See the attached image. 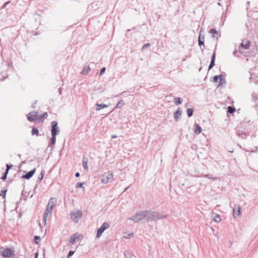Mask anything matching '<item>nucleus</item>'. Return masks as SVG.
I'll return each mask as SVG.
<instances>
[{"label": "nucleus", "mask_w": 258, "mask_h": 258, "mask_svg": "<svg viewBox=\"0 0 258 258\" xmlns=\"http://www.w3.org/2000/svg\"><path fill=\"white\" fill-rule=\"evenodd\" d=\"M160 214L155 212L145 211V219L148 221L156 220L160 219Z\"/></svg>", "instance_id": "1"}, {"label": "nucleus", "mask_w": 258, "mask_h": 258, "mask_svg": "<svg viewBox=\"0 0 258 258\" xmlns=\"http://www.w3.org/2000/svg\"><path fill=\"white\" fill-rule=\"evenodd\" d=\"M101 179L103 184H107L113 181V175L112 172H108L102 175Z\"/></svg>", "instance_id": "2"}, {"label": "nucleus", "mask_w": 258, "mask_h": 258, "mask_svg": "<svg viewBox=\"0 0 258 258\" xmlns=\"http://www.w3.org/2000/svg\"><path fill=\"white\" fill-rule=\"evenodd\" d=\"M250 46V41L247 39L243 40L240 44L239 47V51L240 53L244 54L246 53V50H248Z\"/></svg>", "instance_id": "3"}, {"label": "nucleus", "mask_w": 258, "mask_h": 258, "mask_svg": "<svg viewBox=\"0 0 258 258\" xmlns=\"http://www.w3.org/2000/svg\"><path fill=\"white\" fill-rule=\"evenodd\" d=\"M70 217L72 220L78 223L79 220L82 217L83 213L81 210H74L70 213Z\"/></svg>", "instance_id": "4"}, {"label": "nucleus", "mask_w": 258, "mask_h": 258, "mask_svg": "<svg viewBox=\"0 0 258 258\" xmlns=\"http://www.w3.org/2000/svg\"><path fill=\"white\" fill-rule=\"evenodd\" d=\"M143 219H145V211H140L135 214L128 220H133L135 222H138Z\"/></svg>", "instance_id": "5"}, {"label": "nucleus", "mask_w": 258, "mask_h": 258, "mask_svg": "<svg viewBox=\"0 0 258 258\" xmlns=\"http://www.w3.org/2000/svg\"><path fill=\"white\" fill-rule=\"evenodd\" d=\"M83 238V236L82 234H79V233H76L71 236L69 240V242L72 244H75L79 240H82Z\"/></svg>", "instance_id": "6"}, {"label": "nucleus", "mask_w": 258, "mask_h": 258, "mask_svg": "<svg viewBox=\"0 0 258 258\" xmlns=\"http://www.w3.org/2000/svg\"><path fill=\"white\" fill-rule=\"evenodd\" d=\"M109 227V224L108 223L104 222L101 226L98 229L96 238H99L103 232Z\"/></svg>", "instance_id": "7"}, {"label": "nucleus", "mask_w": 258, "mask_h": 258, "mask_svg": "<svg viewBox=\"0 0 258 258\" xmlns=\"http://www.w3.org/2000/svg\"><path fill=\"white\" fill-rule=\"evenodd\" d=\"M51 135H57L59 133V130L57 126V122L56 121H53L51 123Z\"/></svg>", "instance_id": "8"}, {"label": "nucleus", "mask_w": 258, "mask_h": 258, "mask_svg": "<svg viewBox=\"0 0 258 258\" xmlns=\"http://www.w3.org/2000/svg\"><path fill=\"white\" fill-rule=\"evenodd\" d=\"M233 216L234 218H237L240 215V207L239 205H235L233 208Z\"/></svg>", "instance_id": "9"}, {"label": "nucleus", "mask_w": 258, "mask_h": 258, "mask_svg": "<svg viewBox=\"0 0 258 258\" xmlns=\"http://www.w3.org/2000/svg\"><path fill=\"white\" fill-rule=\"evenodd\" d=\"M37 113V112H30L27 116L28 119L30 121L36 120L38 118Z\"/></svg>", "instance_id": "10"}, {"label": "nucleus", "mask_w": 258, "mask_h": 258, "mask_svg": "<svg viewBox=\"0 0 258 258\" xmlns=\"http://www.w3.org/2000/svg\"><path fill=\"white\" fill-rule=\"evenodd\" d=\"M1 253L4 257H9L11 256L12 254V251L11 249L9 248L3 249L1 250Z\"/></svg>", "instance_id": "11"}, {"label": "nucleus", "mask_w": 258, "mask_h": 258, "mask_svg": "<svg viewBox=\"0 0 258 258\" xmlns=\"http://www.w3.org/2000/svg\"><path fill=\"white\" fill-rule=\"evenodd\" d=\"M35 171H36V169H34L33 170L28 172L25 175H23L22 178L27 179H30L34 174Z\"/></svg>", "instance_id": "12"}, {"label": "nucleus", "mask_w": 258, "mask_h": 258, "mask_svg": "<svg viewBox=\"0 0 258 258\" xmlns=\"http://www.w3.org/2000/svg\"><path fill=\"white\" fill-rule=\"evenodd\" d=\"M194 130H195V133L196 135L200 134L202 132V129L201 126L199 124L196 123L194 125Z\"/></svg>", "instance_id": "13"}, {"label": "nucleus", "mask_w": 258, "mask_h": 258, "mask_svg": "<svg viewBox=\"0 0 258 258\" xmlns=\"http://www.w3.org/2000/svg\"><path fill=\"white\" fill-rule=\"evenodd\" d=\"M52 212L49 211L48 209L46 208L45 212L44 213V216H43V221L44 222L45 225L46 224V220L47 218V216L48 215H51Z\"/></svg>", "instance_id": "14"}, {"label": "nucleus", "mask_w": 258, "mask_h": 258, "mask_svg": "<svg viewBox=\"0 0 258 258\" xmlns=\"http://www.w3.org/2000/svg\"><path fill=\"white\" fill-rule=\"evenodd\" d=\"M56 199L54 198H51L48 203V204L47 205L48 206H51V207H54L55 205H56Z\"/></svg>", "instance_id": "15"}, {"label": "nucleus", "mask_w": 258, "mask_h": 258, "mask_svg": "<svg viewBox=\"0 0 258 258\" xmlns=\"http://www.w3.org/2000/svg\"><path fill=\"white\" fill-rule=\"evenodd\" d=\"M218 80H220V84H222L223 78L221 75L215 76L213 78V81L215 82H217Z\"/></svg>", "instance_id": "16"}, {"label": "nucleus", "mask_w": 258, "mask_h": 258, "mask_svg": "<svg viewBox=\"0 0 258 258\" xmlns=\"http://www.w3.org/2000/svg\"><path fill=\"white\" fill-rule=\"evenodd\" d=\"M215 59V52H214L212 55V59H211L210 64L209 66V70L211 69L214 66Z\"/></svg>", "instance_id": "17"}, {"label": "nucleus", "mask_w": 258, "mask_h": 258, "mask_svg": "<svg viewBox=\"0 0 258 258\" xmlns=\"http://www.w3.org/2000/svg\"><path fill=\"white\" fill-rule=\"evenodd\" d=\"M97 108H96V110L99 111L102 108H104L107 107V105L104 104H96Z\"/></svg>", "instance_id": "18"}, {"label": "nucleus", "mask_w": 258, "mask_h": 258, "mask_svg": "<svg viewBox=\"0 0 258 258\" xmlns=\"http://www.w3.org/2000/svg\"><path fill=\"white\" fill-rule=\"evenodd\" d=\"M90 70V68L88 66L84 67L83 71L81 72V74L83 75H86L89 71Z\"/></svg>", "instance_id": "19"}, {"label": "nucleus", "mask_w": 258, "mask_h": 258, "mask_svg": "<svg viewBox=\"0 0 258 258\" xmlns=\"http://www.w3.org/2000/svg\"><path fill=\"white\" fill-rule=\"evenodd\" d=\"M210 33L213 35V37L218 39V36H216V35H218V33L215 29H211L210 31Z\"/></svg>", "instance_id": "20"}, {"label": "nucleus", "mask_w": 258, "mask_h": 258, "mask_svg": "<svg viewBox=\"0 0 258 258\" xmlns=\"http://www.w3.org/2000/svg\"><path fill=\"white\" fill-rule=\"evenodd\" d=\"M83 166L85 170L88 169L87 160H86L85 158L84 157L83 158Z\"/></svg>", "instance_id": "21"}, {"label": "nucleus", "mask_w": 258, "mask_h": 258, "mask_svg": "<svg viewBox=\"0 0 258 258\" xmlns=\"http://www.w3.org/2000/svg\"><path fill=\"white\" fill-rule=\"evenodd\" d=\"M133 236V232H131L130 233H124L123 235V238H124L125 239L130 238L132 237Z\"/></svg>", "instance_id": "22"}, {"label": "nucleus", "mask_w": 258, "mask_h": 258, "mask_svg": "<svg viewBox=\"0 0 258 258\" xmlns=\"http://www.w3.org/2000/svg\"><path fill=\"white\" fill-rule=\"evenodd\" d=\"M181 114V111H180L179 108H178V110H177L174 114V117L175 119L177 120L178 118V116L180 115Z\"/></svg>", "instance_id": "23"}, {"label": "nucleus", "mask_w": 258, "mask_h": 258, "mask_svg": "<svg viewBox=\"0 0 258 258\" xmlns=\"http://www.w3.org/2000/svg\"><path fill=\"white\" fill-rule=\"evenodd\" d=\"M194 110L192 108H188L186 110V113L188 117H190L193 114Z\"/></svg>", "instance_id": "24"}, {"label": "nucleus", "mask_w": 258, "mask_h": 258, "mask_svg": "<svg viewBox=\"0 0 258 258\" xmlns=\"http://www.w3.org/2000/svg\"><path fill=\"white\" fill-rule=\"evenodd\" d=\"M124 104H125V103H124V101L122 100H121L120 101H119L118 102V103L117 104L116 108H121V107L124 106Z\"/></svg>", "instance_id": "25"}, {"label": "nucleus", "mask_w": 258, "mask_h": 258, "mask_svg": "<svg viewBox=\"0 0 258 258\" xmlns=\"http://www.w3.org/2000/svg\"><path fill=\"white\" fill-rule=\"evenodd\" d=\"M175 101V104L177 105V104H181L182 103V101L181 100V99L179 97H175L174 98Z\"/></svg>", "instance_id": "26"}, {"label": "nucleus", "mask_w": 258, "mask_h": 258, "mask_svg": "<svg viewBox=\"0 0 258 258\" xmlns=\"http://www.w3.org/2000/svg\"><path fill=\"white\" fill-rule=\"evenodd\" d=\"M203 176L205 177H207L209 179H212L214 180H215L217 179V177H213V176L211 174H204V175H203Z\"/></svg>", "instance_id": "27"}, {"label": "nucleus", "mask_w": 258, "mask_h": 258, "mask_svg": "<svg viewBox=\"0 0 258 258\" xmlns=\"http://www.w3.org/2000/svg\"><path fill=\"white\" fill-rule=\"evenodd\" d=\"M39 132L36 128H33L32 131V134L33 135H36L37 136H38Z\"/></svg>", "instance_id": "28"}, {"label": "nucleus", "mask_w": 258, "mask_h": 258, "mask_svg": "<svg viewBox=\"0 0 258 258\" xmlns=\"http://www.w3.org/2000/svg\"><path fill=\"white\" fill-rule=\"evenodd\" d=\"M221 220V218L218 215H216L214 218V221L217 223L220 222Z\"/></svg>", "instance_id": "29"}, {"label": "nucleus", "mask_w": 258, "mask_h": 258, "mask_svg": "<svg viewBox=\"0 0 258 258\" xmlns=\"http://www.w3.org/2000/svg\"><path fill=\"white\" fill-rule=\"evenodd\" d=\"M235 111V108L231 107V106H229L228 107V112L230 113H233Z\"/></svg>", "instance_id": "30"}, {"label": "nucleus", "mask_w": 258, "mask_h": 258, "mask_svg": "<svg viewBox=\"0 0 258 258\" xmlns=\"http://www.w3.org/2000/svg\"><path fill=\"white\" fill-rule=\"evenodd\" d=\"M51 143L52 144L54 145L56 142V135H51Z\"/></svg>", "instance_id": "31"}, {"label": "nucleus", "mask_w": 258, "mask_h": 258, "mask_svg": "<svg viewBox=\"0 0 258 258\" xmlns=\"http://www.w3.org/2000/svg\"><path fill=\"white\" fill-rule=\"evenodd\" d=\"M34 240L36 244H38L40 240V238L38 236H34Z\"/></svg>", "instance_id": "32"}, {"label": "nucleus", "mask_w": 258, "mask_h": 258, "mask_svg": "<svg viewBox=\"0 0 258 258\" xmlns=\"http://www.w3.org/2000/svg\"><path fill=\"white\" fill-rule=\"evenodd\" d=\"M198 42H199V45L200 46L203 45L204 44V41H202L201 39V36H200L199 37Z\"/></svg>", "instance_id": "33"}, {"label": "nucleus", "mask_w": 258, "mask_h": 258, "mask_svg": "<svg viewBox=\"0 0 258 258\" xmlns=\"http://www.w3.org/2000/svg\"><path fill=\"white\" fill-rule=\"evenodd\" d=\"M84 184V182L78 183L76 184V188H81L83 187V185Z\"/></svg>", "instance_id": "34"}, {"label": "nucleus", "mask_w": 258, "mask_h": 258, "mask_svg": "<svg viewBox=\"0 0 258 258\" xmlns=\"http://www.w3.org/2000/svg\"><path fill=\"white\" fill-rule=\"evenodd\" d=\"M6 192H7V190H2L1 191V193L0 194V196L3 197V198H5L6 196Z\"/></svg>", "instance_id": "35"}, {"label": "nucleus", "mask_w": 258, "mask_h": 258, "mask_svg": "<svg viewBox=\"0 0 258 258\" xmlns=\"http://www.w3.org/2000/svg\"><path fill=\"white\" fill-rule=\"evenodd\" d=\"M8 172L5 171V173L3 175V176L1 177V179L3 180H5L7 178V175Z\"/></svg>", "instance_id": "36"}, {"label": "nucleus", "mask_w": 258, "mask_h": 258, "mask_svg": "<svg viewBox=\"0 0 258 258\" xmlns=\"http://www.w3.org/2000/svg\"><path fill=\"white\" fill-rule=\"evenodd\" d=\"M74 252H75L74 251H70L68 255V258H71V256L74 254Z\"/></svg>", "instance_id": "37"}, {"label": "nucleus", "mask_w": 258, "mask_h": 258, "mask_svg": "<svg viewBox=\"0 0 258 258\" xmlns=\"http://www.w3.org/2000/svg\"><path fill=\"white\" fill-rule=\"evenodd\" d=\"M106 70V68H103L101 69V71H100V75H102L105 71Z\"/></svg>", "instance_id": "38"}, {"label": "nucleus", "mask_w": 258, "mask_h": 258, "mask_svg": "<svg viewBox=\"0 0 258 258\" xmlns=\"http://www.w3.org/2000/svg\"><path fill=\"white\" fill-rule=\"evenodd\" d=\"M12 165H9L8 164H7V169H6V171L8 172L9 171V170L12 167Z\"/></svg>", "instance_id": "39"}, {"label": "nucleus", "mask_w": 258, "mask_h": 258, "mask_svg": "<svg viewBox=\"0 0 258 258\" xmlns=\"http://www.w3.org/2000/svg\"><path fill=\"white\" fill-rule=\"evenodd\" d=\"M150 45V44L149 43H146L143 45L142 49H145L146 48L149 47Z\"/></svg>", "instance_id": "40"}, {"label": "nucleus", "mask_w": 258, "mask_h": 258, "mask_svg": "<svg viewBox=\"0 0 258 258\" xmlns=\"http://www.w3.org/2000/svg\"><path fill=\"white\" fill-rule=\"evenodd\" d=\"M124 255L126 258H131V255L128 252H125Z\"/></svg>", "instance_id": "41"}, {"label": "nucleus", "mask_w": 258, "mask_h": 258, "mask_svg": "<svg viewBox=\"0 0 258 258\" xmlns=\"http://www.w3.org/2000/svg\"><path fill=\"white\" fill-rule=\"evenodd\" d=\"M54 207H51V206H47V209H48L49 211H50L51 212H52V210Z\"/></svg>", "instance_id": "42"}, {"label": "nucleus", "mask_w": 258, "mask_h": 258, "mask_svg": "<svg viewBox=\"0 0 258 258\" xmlns=\"http://www.w3.org/2000/svg\"><path fill=\"white\" fill-rule=\"evenodd\" d=\"M41 177L39 178V179L41 180L42 179L43 177V176H44V173L43 172V171L41 172Z\"/></svg>", "instance_id": "43"}, {"label": "nucleus", "mask_w": 258, "mask_h": 258, "mask_svg": "<svg viewBox=\"0 0 258 258\" xmlns=\"http://www.w3.org/2000/svg\"><path fill=\"white\" fill-rule=\"evenodd\" d=\"M47 116V113L46 112H45L41 116V118L46 117Z\"/></svg>", "instance_id": "44"}, {"label": "nucleus", "mask_w": 258, "mask_h": 258, "mask_svg": "<svg viewBox=\"0 0 258 258\" xmlns=\"http://www.w3.org/2000/svg\"><path fill=\"white\" fill-rule=\"evenodd\" d=\"M75 176L77 177H78L79 176H80V173L79 172H77L76 174H75Z\"/></svg>", "instance_id": "45"}, {"label": "nucleus", "mask_w": 258, "mask_h": 258, "mask_svg": "<svg viewBox=\"0 0 258 258\" xmlns=\"http://www.w3.org/2000/svg\"><path fill=\"white\" fill-rule=\"evenodd\" d=\"M117 138V136L116 135H112L111 136V138L112 139H114V138Z\"/></svg>", "instance_id": "46"}, {"label": "nucleus", "mask_w": 258, "mask_h": 258, "mask_svg": "<svg viewBox=\"0 0 258 258\" xmlns=\"http://www.w3.org/2000/svg\"><path fill=\"white\" fill-rule=\"evenodd\" d=\"M124 93H125V92H122L121 93L119 94L120 95H124Z\"/></svg>", "instance_id": "47"}, {"label": "nucleus", "mask_w": 258, "mask_h": 258, "mask_svg": "<svg viewBox=\"0 0 258 258\" xmlns=\"http://www.w3.org/2000/svg\"><path fill=\"white\" fill-rule=\"evenodd\" d=\"M35 255V258H37V256H38V253L36 252Z\"/></svg>", "instance_id": "48"}, {"label": "nucleus", "mask_w": 258, "mask_h": 258, "mask_svg": "<svg viewBox=\"0 0 258 258\" xmlns=\"http://www.w3.org/2000/svg\"><path fill=\"white\" fill-rule=\"evenodd\" d=\"M120 95L118 94V95H117L115 96V97H119Z\"/></svg>", "instance_id": "49"}, {"label": "nucleus", "mask_w": 258, "mask_h": 258, "mask_svg": "<svg viewBox=\"0 0 258 258\" xmlns=\"http://www.w3.org/2000/svg\"><path fill=\"white\" fill-rule=\"evenodd\" d=\"M128 187H127L125 189L124 191H126L128 189Z\"/></svg>", "instance_id": "50"}, {"label": "nucleus", "mask_w": 258, "mask_h": 258, "mask_svg": "<svg viewBox=\"0 0 258 258\" xmlns=\"http://www.w3.org/2000/svg\"><path fill=\"white\" fill-rule=\"evenodd\" d=\"M235 52H236V51H234L233 52V54H234V55H235Z\"/></svg>", "instance_id": "51"}]
</instances>
